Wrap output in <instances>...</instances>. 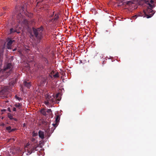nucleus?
<instances>
[{"instance_id":"nucleus-1","label":"nucleus","mask_w":156,"mask_h":156,"mask_svg":"<svg viewBox=\"0 0 156 156\" xmlns=\"http://www.w3.org/2000/svg\"><path fill=\"white\" fill-rule=\"evenodd\" d=\"M31 144L28 143L26 147L28 149V152L27 154V155L30 154L35 151L38 150L37 149V147H38L37 141L33 138H31Z\"/></svg>"},{"instance_id":"nucleus-2","label":"nucleus","mask_w":156,"mask_h":156,"mask_svg":"<svg viewBox=\"0 0 156 156\" xmlns=\"http://www.w3.org/2000/svg\"><path fill=\"white\" fill-rule=\"evenodd\" d=\"M32 29L34 35H31L32 37L34 35L38 40L40 41L43 37V27L41 26L37 29L33 28Z\"/></svg>"},{"instance_id":"nucleus-3","label":"nucleus","mask_w":156,"mask_h":156,"mask_svg":"<svg viewBox=\"0 0 156 156\" xmlns=\"http://www.w3.org/2000/svg\"><path fill=\"white\" fill-rule=\"evenodd\" d=\"M2 58L0 57V72H2L3 73H7V75H8L9 73L10 74L12 73L13 66L11 63H7L5 65L3 69L2 70L1 67L2 64Z\"/></svg>"},{"instance_id":"nucleus-4","label":"nucleus","mask_w":156,"mask_h":156,"mask_svg":"<svg viewBox=\"0 0 156 156\" xmlns=\"http://www.w3.org/2000/svg\"><path fill=\"white\" fill-rule=\"evenodd\" d=\"M149 5L150 7H148L147 10L144 11V13L147 18H149L151 17L154 13V11L152 10L153 6L150 4Z\"/></svg>"},{"instance_id":"nucleus-5","label":"nucleus","mask_w":156,"mask_h":156,"mask_svg":"<svg viewBox=\"0 0 156 156\" xmlns=\"http://www.w3.org/2000/svg\"><path fill=\"white\" fill-rule=\"evenodd\" d=\"M10 86H6L3 87L0 91V98H3L8 94V92L11 89Z\"/></svg>"},{"instance_id":"nucleus-6","label":"nucleus","mask_w":156,"mask_h":156,"mask_svg":"<svg viewBox=\"0 0 156 156\" xmlns=\"http://www.w3.org/2000/svg\"><path fill=\"white\" fill-rule=\"evenodd\" d=\"M49 77H43L41 81V84L44 85L46 83L48 82V79Z\"/></svg>"},{"instance_id":"nucleus-7","label":"nucleus","mask_w":156,"mask_h":156,"mask_svg":"<svg viewBox=\"0 0 156 156\" xmlns=\"http://www.w3.org/2000/svg\"><path fill=\"white\" fill-rule=\"evenodd\" d=\"M38 135L40 138L41 139H43L44 138V132L41 130H39L38 132Z\"/></svg>"},{"instance_id":"nucleus-8","label":"nucleus","mask_w":156,"mask_h":156,"mask_svg":"<svg viewBox=\"0 0 156 156\" xmlns=\"http://www.w3.org/2000/svg\"><path fill=\"white\" fill-rule=\"evenodd\" d=\"M14 41V40L12 41L10 40L8 42L7 44V47L8 49H10L11 48V45L12 44L13 42Z\"/></svg>"},{"instance_id":"nucleus-9","label":"nucleus","mask_w":156,"mask_h":156,"mask_svg":"<svg viewBox=\"0 0 156 156\" xmlns=\"http://www.w3.org/2000/svg\"><path fill=\"white\" fill-rule=\"evenodd\" d=\"M14 105L16 107L20 109L22 107V104L21 103H16Z\"/></svg>"},{"instance_id":"nucleus-10","label":"nucleus","mask_w":156,"mask_h":156,"mask_svg":"<svg viewBox=\"0 0 156 156\" xmlns=\"http://www.w3.org/2000/svg\"><path fill=\"white\" fill-rule=\"evenodd\" d=\"M24 86L28 88H29L31 86L30 83V82L24 81Z\"/></svg>"},{"instance_id":"nucleus-11","label":"nucleus","mask_w":156,"mask_h":156,"mask_svg":"<svg viewBox=\"0 0 156 156\" xmlns=\"http://www.w3.org/2000/svg\"><path fill=\"white\" fill-rule=\"evenodd\" d=\"M41 113L43 114L44 115L46 116L47 115L46 111L45 109H42L40 111Z\"/></svg>"},{"instance_id":"nucleus-12","label":"nucleus","mask_w":156,"mask_h":156,"mask_svg":"<svg viewBox=\"0 0 156 156\" xmlns=\"http://www.w3.org/2000/svg\"><path fill=\"white\" fill-rule=\"evenodd\" d=\"M45 61L47 63L45 65V66H47V68L48 69H50L51 68V67L50 66H49V64L48 63V61L47 60V59H46Z\"/></svg>"},{"instance_id":"nucleus-13","label":"nucleus","mask_w":156,"mask_h":156,"mask_svg":"<svg viewBox=\"0 0 156 156\" xmlns=\"http://www.w3.org/2000/svg\"><path fill=\"white\" fill-rule=\"evenodd\" d=\"M58 18L59 16L58 14H55L53 19L54 20V21H56L58 20Z\"/></svg>"},{"instance_id":"nucleus-14","label":"nucleus","mask_w":156,"mask_h":156,"mask_svg":"<svg viewBox=\"0 0 156 156\" xmlns=\"http://www.w3.org/2000/svg\"><path fill=\"white\" fill-rule=\"evenodd\" d=\"M8 117L11 120H12L13 119L12 115L10 113H9L8 114Z\"/></svg>"},{"instance_id":"nucleus-15","label":"nucleus","mask_w":156,"mask_h":156,"mask_svg":"<svg viewBox=\"0 0 156 156\" xmlns=\"http://www.w3.org/2000/svg\"><path fill=\"white\" fill-rule=\"evenodd\" d=\"M131 3V2L130 1H128L126 2H124L122 4H123V5H129L130 3Z\"/></svg>"},{"instance_id":"nucleus-16","label":"nucleus","mask_w":156,"mask_h":156,"mask_svg":"<svg viewBox=\"0 0 156 156\" xmlns=\"http://www.w3.org/2000/svg\"><path fill=\"white\" fill-rule=\"evenodd\" d=\"M51 12H52L53 14L52 15H50L49 16V17L50 18L52 17L53 16L54 14V12H52V10H48V13Z\"/></svg>"},{"instance_id":"nucleus-17","label":"nucleus","mask_w":156,"mask_h":156,"mask_svg":"<svg viewBox=\"0 0 156 156\" xmlns=\"http://www.w3.org/2000/svg\"><path fill=\"white\" fill-rule=\"evenodd\" d=\"M54 73V71H52L50 73V74H49V76L51 78H52V75Z\"/></svg>"},{"instance_id":"nucleus-18","label":"nucleus","mask_w":156,"mask_h":156,"mask_svg":"<svg viewBox=\"0 0 156 156\" xmlns=\"http://www.w3.org/2000/svg\"><path fill=\"white\" fill-rule=\"evenodd\" d=\"M11 127L10 126H8L6 128V129L8 131L9 133H10V131L11 130Z\"/></svg>"},{"instance_id":"nucleus-19","label":"nucleus","mask_w":156,"mask_h":156,"mask_svg":"<svg viewBox=\"0 0 156 156\" xmlns=\"http://www.w3.org/2000/svg\"><path fill=\"white\" fill-rule=\"evenodd\" d=\"M46 112H47L49 115H50L52 113V111L51 109H48L47 111H46Z\"/></svg>"},{"instance_id":"nucleus-20","label":"nucleus","mask_w":156,"mask_h":156,"mask_svg":"<svg viewBox=\"0 0 156 156\" xmlns=\"http://www.w3.org/2000/svg\"><path fill=\"white\" fill-rule=\"evenodd\" d=\"M53 76L55 78H57L59 77L58 73V72L56 73L55 75H53Z\"/></svg>"},{"instance_id":"nucleus-21","label":"nucleus","mask_w":156,"mask_h":156,"mask_svg":"<svg viewBox=\"0 0 156 156\" xmlns=\"http://www.w3.org/2000/svg\"><path fill=\"white\" fill-rule=\"evenodd\" d=\"M54 97H51V98H50V101H50L51 102H54Z\"/></svg>"},{"instance_id":"nucleus-22","label":"nucleus","mask_w":156,"mask_h":156,"mask_svg":"<svg viewBox=\"0 0 156 156\" xmlns=\"http://www.w3.org/2000/svg\"><path fill=\"white\" fill-rule=\"evenodd\" d=\"M59 119H60V118H59V116L58 115H57L56 118V119H55L56 122H58Z\"/></svg>"},{"instance_id":"nucleus-23","label":"nucleus","mask_w":156,"mask_h":156,"mask_svg":"<svg viewBox=\"0 0 156 156\" xmlns=\"http://www.w3.org/2000/svg\"><path fill=\"white\" fill-rule=\"evenodd\" d=\"M51 98V96L47 95V97L46 98V101H50V98Z\"/></svg>"},{"instance_id":"nucleus-24","label":"nucleus","mask_w":156,"mask_h":156,"mask_svg":"<svg viewBox=\"0 0 156 156\" xmlns=\"http://www.w3.org/2000/svg\"><path fill=\"white\" fill-rule=\"evenodd\" d=\"M15 32V31L13 28H12L10 29V33H14Z\"/></svg>"},{"instance_id":"nucleus-25","label":"nucleus","mask_w":156,"mask_h":156,"mask_svg":"<svg viewBox=\"0 0 156 156\" xmlns=\"http://www.w3.org/2000/svg\"><path fill=\"white\" fill-rule=\"evenodd\" d=\"M37 135V133H35L34 132H33V136L34 137L35 136Z\"/></svg>"},{"instance_id":"nucleus-26","label":"nucleus","mask_w":156,"mask_h":156,"mask_svg":"<svg viewBox=\"0 0 156 156\" xmlns=\"http://www.w3.org/2000/svg\"><path fill=\"white\" fill-rule=\"evenodd\" d=\"M138 15H135L134 16H133L132 18H133V19H136V18L138 17Z\"/></svg>"},{"instance_id":"nucleus-27","label":"nucleus","mask_w":156,"mask_h":156,"mask_svg":"<svg viewBox=\"0 0 156 156\" xmlns=\"http://www.w3.org/2000/svg\"><path fill=\"white\" fill-rule=\"evenodd\" d=\"M49 102L48 101H45L44 103L46 105H48Z\"/></svg>"},{"instance_id":"nucleus-28","label":"nucleus","mask_w":156,"mask_h":156,"mask_svg":"<svg viewBox=\"0 0 156 156\" xmlns=\"http://www.w3.org/2000/svg\"><path fill=\"white\" fill-rule=\"evenodd\" d=\"M15 97L16 98V99H17L19 101H20V100H21V98L17 96L16 95L15 96Z\"/></svg>"},{"instance_id":"nucleus-29","label":"nucleus","mask_w":156,"mask_h":156,"mask_svg":"<svg viewBox=\"0 0 156 156\" xmlns=\"http://www.w3.org/2000/svg\"><path fill=\"white\" fill-rule=\"evenodd\" d=\"M42 69H45L46 70V69H47L48 70H50V69H47V68H45V67H44V66H42ZM48 71H49V70H48Z\"/></svg>"},{"instance_id":"nucleus-30","label":"nucleus","mask_w":156,"mask_h":156,"mask_svg":"<svg viewBox=\"0 0 156 156\" xmlns=\"http://www.w3.org/2000/svg\"><path fill=\"white\" fill-rule=\"evenodd\" d=\"M12 110L14 111V112H16V108L15 107H12Z\"/></svg>"},{"instance_id":"nucleus-31","label":"nucleus","mask_w":156,"mask_h":156,"mask_svg":"<svg viewBox=\"0 0 156 156\" xmlns=\"http://www.w3.org/2000/svg\"><path fill=\"white\" fill-rule=\"evenodd\" d=\"M16 129L15 128H14V129H11V130L10 131V132H11L14 131Z\"/></svg>"},{"instance_id":"nucleus-32","label":"nucleus","mask_w":156,"mask_h":156,"mask_svg":"<svg viewBox=\"0 0 156 156\" xmlns=\"http://www.w3.org/2000/svg\"><path fill=\"white\" fill-rule=\"evenodd\" d=\"M7 110L8 111H9L10 112H11V111L9 107L8 108Z\"/></svg>"},{"instance_id":"nucleus-33","label":"nucleus","mask_w":156,"mask_h":156,"mask_svg":"<svg viewBox=\"0 0 156 156\" xmlns=\"http://www.w3.org/2000/svg\"><path fill=\"white\" fill-rule=\"evenodd\" d=\"M26 50L27 52H28L30 51V49H26Z\"/></svg>"},{"instance_id":"nucleus-34","label":"nucleus","mask_w":156,"mask_h":156,"mask_svg":"<svg viewBox=\"0 0 156 156\" xmlns=\"http://www.w3.org/2000/svg\"><path fill=\"white\" fill-rule=\"evenodd\" d=\"M13 119V120H14V121H17V119L16 118H13V119Z\"/></svg>"},{"instance_id":"nucleus-35","label":"nucleus","mask_w":156,"mask_h":156,"mask_svg":"<svg viewBox=\"0 0 156 156\" xmlns=\"http://www.w3.org/2000/svg\"><path fill=\"white\" fill-rule=\"evenodd\" d=\"M150 2L151 4H153V3L154 2V1L152 0H151L150 1Z\"/></svg>"},{"instance_id":"nucleus-36","label":"nucleus","mask_w":156,"mask_h":156,"mask_svg":"<svg viewBox=\"0 0 156 156\" xmlns=\"http://www.w3.org/2000/svg\"><path fill=\"white\" fill-rule=\"evenodd\" d=\"M58 94H57L56 95V98H58Z\"/></svg>"},{"instance_id":"nucleus-37","label":"nucleus","mask_w":156,"mask_h":156,"mask_svg":"<svg viewBox=\"0 0 156 156\" xmlns=\"http://www.w3.org/2000/svg\"><path fill=\"white\" fill-rule=\"evenodd\" d=\"M56 124H53V125L55 127L56 125Z\"/></svg>"},{"instance_id":"nucleus-38","label":"nucleus","mask_w":156,"mask_h":156,"mask_svg":"<svg viewBox=\"0 0 156 156\" xmlns=\"http://www.w3.org/2000/svg\"><path fill=\"white\" fill-rule=\"evenodd\" d=\"M3 13H2L1 14H0V16H2V15H3Z\"/></svg>"},{"instance_id":"nucleus-39","label":"nucleus","mask_w":156,"mask_h":156,"mask_svg":"<svg viewBox=\"0 0 156 156\" xmlns=\"http://www.w3.org/2000/svg\"><path fill=\"white\" fill-rule=\"evenodd\" d=\"M3 9H4H4H5V7H3Z\"/></svg>"},{"instance_id":"nucleus-40","label":"nucleus","mask_w":156,"mask_h":156,"mask_svg":"<svg viewBox=\"0 0 156 156\" xmlns=\"http://www.w3.org/2000/svg\"><path fill=\"white\" fill-rule=\"evenodd\" d=\"M14 84V83H12V85H13Z\"/></svg>"},{"instance_id":"nucleus-41","label":"nucleus","mask_w":156,"mask_h":156,"mask_svg":"<svg viewBox=\"0 0 156 156\" xmlns=\"http://www.w3.org/2000/svg\"><path fill=\"white\" fill-rule=\"evenodd\" d=\"M25 126V123H24V124H23V126Z\"/></svg>"},{"instance_id":"nucleus-42","label":"nucleus","mask_w":156,"mask_h":156,"mask_svg":"<svg viewBox=\"0 0 156 156\" xmlns=\"http://www.w3.org/2000/svg\"><path fill=\"white\" fill-rule=\"evenodd\" d=\"M139 16H142L141 15H139Z\"/></svg>"},{"instance_id":"nucleus-43","label":"nucleus","mask_w":156,"mask_h":156,"mask_svg":"<svg viewBox=\"0 0 156 156\" xmlns=\"http://www.w3.org/2000/svg\"><path fill=\"white\" fill-rule=\"evenodd\" d=\"M16 1H17V0H15Z\"/></svg>"}]
</instances>
